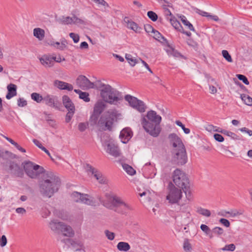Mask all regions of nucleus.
Listing matches in <instances>:
<instances>
[{
  "label": "nucleus",
  "instance_id": "28",
  "mask_svg": "<svg viewBox=\"0 0 252 252\" xmlns=\"http://www.w3.org/2000/svg\"><path fill=\"white\" fill-rule=\"evenodd\" d=\"M165 51L169 56H172L175 58L186 59L183 55L177 50H175L172 47H169V48H166Z\"/></svg>",
  "mask_w": 252,
  "mask_h": 252
},
{
  "label": "nucleus",
  "instance_id": "1",
  "mask_svg": "<svg viewBox=\"0 0 252 252\" xmlns=\"http://www.w3.org/2000/svg\"><path fill=\"white\" fill-rule=\"evenodd\" d=\"M60 179L56 174L47 171L43 175V180L39 183V190L42 195L49 198L58 191L61 186Z\"/></svg>",
  "mask_w": 252,
  "mask_h": 252
},
{
  "label": "nucleus",
  "instance_id": "27",
  "mask_svg": "<svg viewBox=\"0 0 252 252\" xmlns=\"http://www.w3.org/2000/svg\"><path fill=\"white\" fill-rule=\"evenodd\" d=\"M105 106L106 104L103 101L99 100L94 105L93 112L97 113V115H100L103 112Z\"/></svg>",
  "mask_w": 252,
  "mask_h": 252
},
{
  "label": "nucleus",
  "instance_id": "3",
  "mask_svg": "<svg viewBox=\"0 0 252 252\" xmlns=\"http://www.w3.org/2000/svg\"><path fill=\"white\" fill-rule=\"evenodd\" d=\"M141 124L145 130L153 137L158 136V115L155 111L147 112L141 120Z\"/></svg>",
  "mask_w": 252,
  "mask_h": 252
},
{
  "label": "nucleus",
  "instance_id": "9",
  "mask_svg": "<svg viewBox=\"0 0 252 252\" xmlns=\"http://www.w3.org/2000/svg\"><path fill=\"white\" fill-rule=\"evenodd\" d=\"M125 99L128 102L131 107L139 112H144L145 111L146 107L143 101L129 94L125 95Z\"/></svg>",
  "mask_w": 252,
  "mask_h": 252
},
{
  "label": "nucleus",
  "instance_id": "21",
  "mask_svg": "<svg viewBox=\"0 0 252 252\" xmlns=\"http://www.w3.org/2000/svg\"><path fill=\"white\" fill-rule=\"evenodd\" d=\"M62 242L68 246H72L73 248L76 249V251L79 250L82 246L80 242L76 241L69 238L64 239L62 240Z\"/></svg>",
  "mask_w": 252,
  "mask_h": 252
},
{
  "label": "nucleus",
  "instance_id": "24",
  "mask_svg": "<svg viewBox=\"0 0 252 252\" xmlns=\"http://www.w3.org/2000/svg\"><path fill=\"white\" fill-rule=\"evenodd\" d=\"M7 89L8 90V93L6 95V98L7 99H10L12 97L16 95L17 86L16 85L11 83L7 86Z\"/></svg>",
  "mask_w": 252,
  "mask_h": 252
},
{
  "label": "nucleus",
  "instance_id": "11",
  "mask_svg": "<svg viewBox=\"0 0 252 252\" xmlns=\"http://www.w3.org/2000/svg\"><path fill=\"white\" fill-rule=\"evenodd\" d=\"M71 196L76 202H81L88 205H93L94 204L93 200L89 198V195L87 194L74 191L71 194Z\"/></svg>",
  "mask_w": 252,
  "mask_h": 252
},
{
  "label": "nucleus",
  "instance_id": "40",
  "mask_svg": "<svg viewBox=\"0 0 252 252\" xmlns=\"http://www.w3.org/2000/svg\"><path fill=\"white\" fill-rule=\"evenodd\" d=\"M100 115H97V113H95L93 112V113L91 116L89 123L92 126H94L96 125H97L98 124V120Z\"/></svg>",
  "mask_w": 252,
  "mask_h": 252
},
{
  "label": "nucleus",
  "instance_id": "42",
  "mask_svg": "<svg viewBox=\"0 0 252 252\" xmlns=\"http://www.w3.org/2000/svg\"><path fill=\"white\" fill-rule=\"evenodd\" d=\"M240 97L245 104L249 106H252V98L251 96L246 94H241Z\"/></svg>",
  "mask_w": 252,
  "mask_h": 252
},
{
  "label": "nucleus",
  "instance_id": "5",
  "mask_svg": "<svg viewBox=\"0 0 252 252\" xmlns=\"http://www.w3.org/2000/svg\"><path fill=\"white\" fill-rule=\"evenodd\" d=\"M22 166L26 175L31 179H37L41 174L46 172L42 166L30 160L23 161Z\"/></svg>",
  "mask_w": 252,
  "mask_h": 252
},
{
  "label": "nucleus",
  "instance_id": "48",
  "mask_svg": "<svg viewBox=\"0 0 252 252\" xmlns=\"http://www.w3.org/2000/svg\"><path fill=\"white\" fill-rule=\"evenodd\" d=\"M126 59L128 63L132 66H134L136 63H138V61L132 58V56L130 54H126Z\"/></svg>",
  "mask_w": 252,
  "mask_h": 252
},
{
  "label": "nucleus",
  "instance_id": "54",
  "mask_svg": "<svg viewBox=\"0 0 252 252\" xmlns=\"http://www.w3.org/2000/svg\"><path fill=\"white\" fill-rule=\"evenodd\" d=\"M89 123H80L78 124V128L80 131H84L88 127Z\"/></svg>",
  "mask_w": 252,
  "mask_h": 252
},
{
  "label": "nucleus",
  "instance_id": "35",
  "mask_svg": "<svg viewBox=\"0 0 252 252\" xmlns=\"http://www.w3.org/2000/svg\"><path fill=\"white\" fill-rule=\"evenodd\" d=\"M158 42L164 47L165 50L166 48L171 47L168 40L159 32H158Z\"/></svg>",
  "mask_w": 252,
  "mask_h": 252
},
{
  "label": "nucleus",
  "instance_id": "15",
  "mask_svg": "<svg viewBox=\"0 0 252 252\" xmlns=\"http://www.w3.org/2000/svg\"><path fill=\"white\" fill-rule=\"evenodd\" d=\"M43 101L46 105L49 107L55 108H58L57 106L58 98L56 96L47 94L43 97Z\"/></svg>",
  "mask_w": 252,
  "mask_h": 252
},
{
  "label": "nucleus",
  "instance_id": "49",
  "mask_svg": "<svg viewBox=\"0 0 252 252\" xmlns=\"http://www.w3.org/2000/svg\"><path fill=\"white\" fill-rule=\"evenodd\" d=\"M71 19V17L67 16L64 17L63 16L62 19L60 20V23L64 25H71L72 21Z\"/></svg>",
  "mask_w": 252,
  "mask_h": 252
},
{
  "label": "nucleus",
  "instance_id": "38",
  "mask_svg": "<svg viewBox=\"0 0 252 252\" xmlns=\"http://www.w3.org/2000/svg\"><path fill=\"white\" fill-rule=\"evenodd\" d=\"M72 22L71 24L74 25H86V22L80 18L77 17L74 14L72 13Z\"/></svg>",
  "mask_w": 252,
  "mask_h": 252
},
{
  "label": "nucleus",
  "instance_id": "30",
  "mask_svg": "<svg viewBox=\"0 0 252 252\" xmlns=\"http://www.w3.org/2000/svg\"><path fill=\"white\" fill-rule=\"evenodd\" d=\"M170 22L172 26L177 31H178L179 32H180L181 31H183V28L181 25L180 22L178 21L177 19L175 18V17L173 15L172 16H171Z\"/></svg>",
  "mask_w": 252,
  "mask_h": 252
},
{
  "label": "nucleus",
  "instance_id": "39",
  "mask_svg": "<svg viewBox=\"0 0 252 252\" xmlns=\"http://www.w3.org/2000/svg\"><path fill=\"white\" fill-rule=\"evenodd\" d=\"M179 18L181 19V20L183 24L187 26L189 29L192 31H195L193 25L189 21L187 20L186 17L184 15H180Z\"/></svg>",
  "mask_w": 252,
  "mask_h": 252
},
{
  "label": "nucleus",
  "instance_id": "59",
  "mask_svg": "<svg viewBox=\"0 0 252 252\" xmlns=\"http://www.w3.org/2000/svg\"><path fill=\"white\" fill-rule=\"evenodd\" d=\"M104 233L107 237V238L110 240H114L115 238V234L113 232H110L108 230H106L104 231Z\"/></svg>",
  "mask_w": 252,
  "mask_h": 252
},
{
  "label": "nucleus",
  "instance_id": "44",
  "mask_svg": "<svg viewBox=\"0 0 252 252\" xmlns=\"http://www.w3.org/2000/svg\"><path fill=\"white\" fill-rule=\"evenodd\" d=\"M120 207L123 210L122 211L123 214L126 213L128 211L133 210L132 207L130 204L125 202L124 201Z\"/></svg>",
  "mask_w": 252,
  "mask_h": 252
},
{
  "label": "nucleus",
  "instance_id": "31",
  "mask_svg": "<svg viewBox=\"0 0 252 252\" xmlns=\"http://www.w3.org/2000/svg\"><path fill=\"white\" fill-rule=\"evenodd\" d=\"M158 5H159L161 8L163 9L164 14L165 16H172V13L168 8V7L169 6L168 2H167L166 0L165 1V2H163L160 1V3H158Z\"/></svg>",
  "mask_w": 252,
  "mask_h": 252
},
{
  "label": "nucleus",
  "instance_id": "64",
  "mask_svg": "<svg viewBox=\"0 0 252 252\" xmlns=\"http://www.w3.org/2000/svg\"><path fill=\"white\" fill-rule=\"evenodd\" d=\"M214 139L218 142H222L224 141V138L223 136L218 133H215L214 134Z\"/></svg>",
  "mask_w": 252,
  "mask_h": 252
},
{
  "label": "nucleus",
  "instance_id": "51",
  "mask_svg": "<svg viewBox=\"0 0 252 252\" xmlns=\"http://www.w3.org/2000/svg\"><path fill=\"white\" fill-rule=\"evenodd\" d=\"M222 55L223 57L228 62H229V63L232 62L233 61H232V58L227 50H222Z\"/></svg>",
  "mask_w": 252,
  "mask_h": 252
},
{
  "label": "nucleus",
  "instance_id": "8",
  "mask_svg": "<svg viewBox=\"0 0 252 252\" xmlns=\"http://www.w3.org/2000/svg\"><path fill=\"white\" fill-rule=\"evenodd\" d=\"M181 188H177L174 185L170 182L168 186V193L166 199L171 204H175L179 202L182 197Z\"/></svg>",
  "mask_w": 252,
  "mask_h": 252
},
{
  "label": "nucleus",
  "instance_id": "43",
  "mask_svg": "<svg viewBox=\"0 0 252 252\" xmlns=\"http://www.w3.org/2000/svg\"><path fill=\"white\" fill-rule=\"evenodd\" d=\"M123 169L126 172V173L130 175H133L135 174V170L130 165L126 163L122 165Z\"/></svg>",
  "mask_w": 252,
  "mask_h": 252
},
{
  "label": "nucleus",
  "instance_id": "13",
  "mask_svg": "<svg viewBox=\"0 0 252 252\" xmlns=\"http://www.w3.org/2000/svg\"><path fill=\"white\" fill-rule=\"evenodd\" d=\"M9 170L11 175L20 178H23L24 177V172L23 169L15 161H10L9 162Z\"/></svg>",
  "mask_w": 252,
  "mask_h": 252
},
{
  "label": "nucleus",
  "instance_id": "55",
  "mask_svg": "<svg viewBox=\"0 0 252 252\" xmlns=\"http://www.w3.org/2000/svg\"><path fill=\"white\" fill-rule=\"evenodd\" d=\"M212 231L215 234L219 236L222 235L224 232L223 229L220 227H216L214 228Z\"/></svg>",
  "mask_w": 252,
  "mask_h": 252
},
{
  "label": "nucleus",
  "instance_id": "34",
  "mask_svg": "<svg viewBox=\"0 0 252 252\" xmlns=\"http://www.w3.org/2000/svg\"><path fill=\"white\" fill-rule=\"evenodd\" d=\"M0 157L4 159H8L14 158L15 155L8 151L0 149Z\"/></svg>",
  "mask_w": 252,
  "mask_h": 252
},
{
  "label": "nucleus",
  "instance_id": "20",
  "mask_svg": "<svg viewBox=\"0 0 252 252\" xmlns=\"http://www.w3.org/2000/svg\"><path fill=\"white\" fill-rule=\"evenodd\" d=\"M54 84L60 90H66L70 91L73 89V86L71 84L58 80L54 81Z\"/></svg>",
  "mask_w": 252,
  "mask_h": 252
},
{
  "label": "nucleus",
  "instance_id": "63",
  "mask_svg": "<svg viewBox=\"0 0 252 252\" xmlns=\"http://www.w3.org/2000/svg\"><path fill=\"white\" fill-rule=\"evenodd\" d=\"M93 1L98 4L101 5L104 7H109L108 3L104 0H93Z\"/></svg>",
  "mask_w": 252,
  "mask_h": 252
},
{
  "label": "nucleus",
  "instance_id": "37",
  "mask_svg": "<svg viewBox=\"0 0 252 252\" xmlns=\"http://www.w3.org/2000/svg\"><path fill=\"white\" fill-rule=\"evenodd\" d=\"M72 22L71 24L74 25H86V22L80 18L77 17L74 14L72 13Z\"/></svg>",
  "mask_w": 252,
  "mask_h": 252
},
{
  "label": "nucleus",
  "instance_id": "10",
  "mask_svg": "<svg viewBox=\"0 0 252 252\" xmlns=\"http://www.w3.org/2000/svg\"><path fill=\"white\" fill-rule=\"evenodd\" d=\"M77 85L82 90H86L89 89H96V81L91 82L85 76L79 75L76 80Z\"/></svg>",
  "mask_w": 252,
  "mask_h": 252
},
{
  "label": "nucleus",
  "instance_id": "50",
  "mask_svg": "<svg viewBox=\"0 0 252 252\" xmlns=\"http://www.w3.org/2000/svg\"><path fill=\"white\" fill-rule=\"evenodd\" d=\"M206 129L209 131H213L221 133L220 131L223 130V129L220 128V127H217V126H214L212 125H209L206 127Z\"/></svg>",
  "mask_w": 252,
  "mask_h": 252
},
{
  "label": "nucleus",
  "instance_id": "26",
  "mask_svg": "<svg viewBox=\"0 0 252 252\" xmlns=\"http://www.w3.org/2000/svg\"><path fill=\"white\" fill-rule=\"evenodd\" d=\"M109 201L113 207H119L121 206L124 200L120 197L112 195L109 198Z\"/></svg>",
  "mask_w": 252,
  "mask_h": 252
},
{
  "label": "nucleus",
  "instance_id": "60",
  "mask_svg": "<svg viewBox=\"0 0 252 252\" xmlns=\"http://www.w3.org/2000/svg\"><path fill=\"white\" fill-rule=\"evenodd\" d=\"M201 229L206 234L209 235L211 230L210 228L205 224H201L200 226Z\"/></svg>",
  "mask_w": 252,
  "mask_h": 252
},
{
  "label": "nucleus",
  "instance_id": "62",
  "mask_svg": "<svg viewBox=\"0 0 252 252\" xmlns=\"http://www.w3.org/2000/svg\"><path fill=\"white\" fill-rule=\"evenodd\" d=\"M69 36L73 39L74 43H77L79 41V36L78 34L71 32L69 33Z\"/></svg>",
  "mask_w": 252,
  "mask_h": 252
},
{
  "label": "nucleus",
  "instance_id": "2",
  "mask_svg": "<svg viewBox=\"0 0 252 252\" xmlns=\"http://www.w3.org/2000/svg\"><path fill=\"white\" fill-rule=\"evenodd\" d=\"M96 87V89L100 91V96L105 102L115 104L121 99L120 92L110 85L97 80Z\"/></svg>",
  "mask_w": 252,
  "mask_h": 252
},
{
  "label": "nucleus",
  "instance_id": "7",
  "mask_svg": "<svg viewBox=\"0 0 252 252\" xmlns=\"http://www.w3.org/2000/svg\"><path fill=\"white\" fill-rule=\"evenodd\" d=\"M171 155L173 163L180 166L187 162L188 157L185 146L179 149H172Z\"/></svg>",
  "mask_w": 252,
  "mask_h": 252
},
{
  "label": "nucleus",
  "instance_id": "25",
  "mask_svg": "<svg viewBox=\"0 0 252 252\" xmlns=\"http://www.w3.org/2000/svg\"><path fill=\"white\" fill-rule=\"evenodd\" d=\"M63 103L67 110H75L74 104L67 95H64L63 96Z\"/></svg>",
  "mask_w": 252,
  "mask_h": 252
},
{
  "label": "nucleus",
  "instance_id": "17",
  "mask_svg": "<svg viewBox=\"0 0 252 252\" xmlns=\"http://www.w3.org/2000/svg\"><path fill=\"white\" fill-rule=\"evenodd\" d=\"M132 132L129 128H124L120 132V138L123 143H126L131 138Z\"/></svg>",
  "mask_w": 252,
  "mask_h": 252
},
{
  "label": "nucleus",
  "instance_id": "22",
  "mask_svg": "<svg viewBox=\"0 0 252 252\" xmlns=\"http://www.w3.org/2000/svg\"><path fill=\"white\" fill-rule=\"evenodd\" d=\"M55 59V57L43 56L40 59V61L43 65L50 67L53 65Z\"/></svg>",
  "mask_w": 252,
  "mask_h": 252
},
{
  "label": "nucleus",
  "instance_id": "32",
  "mask_svg": "<svg viewBox=\"0 0 252 252\" xmlns=\"http://www.w3.org/2000/svg\"><path fill=\"white\" fill-rule=\"evenodd\" d=\"M144 29L146 32H147L151 36H152L153 38L156 40H158V38L155 35L156 32H158V31L154 29V28L151 25H145Z\"/></svg>",
  "mask_w": 252,
  "mask_h": 252
},
{
  "label": "nucleus",
  "instance_id": "36",
  "mask_svg": "<svg viewBox=\"0 0 252 252\" xmlns=\"http://www.w3.org/2000/svg\"><path fill=\"white\" fill-rule=\"evenodd\" d=\"M117 249L120 251L127 252L130 249V246L128 243L120 242L117 244Z\"/></svg>",
  "mask_w": 252,
  "mask_h": 252
},
{
  "label": "nucleus",
  "instance_id": "56",
  "mask_svg": "<svg viewBox=\"0 0 252 252\" xmlns=\"http://www.w3.org/2000/svg\"><path fill=\"white\" fill-rule=\"evenodd\" d=\"M236 76L239 80L242 81L245 84L247 85L249 84V81L245 75L242 74H237Z\"/></svg>",
  "mask_w": 252,
  "mask_h": 252
},
{
  "label": "nucleus",
  "instance_id": "23",
  "mask_svg": "<svg viewBox=\"0 0 252 252\" xmlns=\"http://www.w3.org/2000/svg\"><path fill=\"white\" fill-rule=\"evenodd\" d=\"M64 236L72 237L74 235V232L71 226L67 225L63 223L60 231Z\"/></svg>",
  "mask_w": 252,
  "mask_h": 252
},
{
  "label": "nucleus",
  "instance_id": "46",
  "mask_svg": "<svg viewBox=\"0 0 252 252\" xmlns=\"http://www.w3.org/2000/svg\"><path fill=\"white\" fill-rule=\"evenodd\" d=\"M183 249L186 252H191L192 251V246L189 242L188 239H185L183 244Z\"/></svg>",
  "mask_w": 252,
  "mask_h": 252
},
{
  "label": "nucleus",
  "instance_id": "16",
  "mask_svg": "<svg viewBox=\"0 0 252 252\" xmlns=\"http://www.w3.org/2000/svg\"><path fill=\"white\" fill-rule=\"evenodd\" d=\"M106 152L115 157H118L120 155L118 146L111 141L107 144Z\"/></svg>",
  "mask_w": 252,
  "mask_h": 252
},
{
  "label": "nucleus",
  "instance_id": "6",
  "mask_svg": "<svg viewBox=\"0 0 252 252\" xmlns=\"http://www.w3.org/2000/svg\"><path fill=\"white\" fill-rule=\"evenodd\" d=\"M173 181L179 188L187 193L189 189V181L187 175L179 169H176L172 175Z\"/></svg>",
  "mask_w": 252,
  "mask_h": 252
},
{
  "label": "nucleus",
  "instance_id": "14",
  "mask_svg": "<svg viewBox=\"0 0 252 252\" xmlns=\"http://www.w3.org/2000/svg\"><path fill=\"white\" fill-rule=\"evenodd\" d=\"M125 26L131 30H133L136 32H141L142 29L139 27L138 25L128 17H125L123 20Z\"/></svg>",
  "mask_w": 252,
  "mask_h": 252
},
{
  "label": "nucleus",
  "instance_id": "19",
  "mask_svg": "<svg viewBox=\"0 0 252 252\" xmlns=\"http://www.w3.org/2000/svg\"><path fill=\"white\" fill-rule=\"evenodd\" d=\"M63 222L59 221L58 220H52L49 223V227L52 231L57 233H60Z\"/></svg>",
  "mask_w": 252,
  "mask_h": 252
},
{
  "label": "nucleus",
  "instance_id": "53",
  "mask_svg": "<svg viewBox=\"0 0 252 252\" xmlns=\"http://www.w3.org/2000/svg\"><path fill=\"white\" fill-rule=\"evenodd\" d=\"M175 123L178 126H179L182 128V129L183 130L184 132L186 134L189 133L190 129L188 128L185 127V126L181 122L177 120V121H176Z\"/></svg>",
  "mask_w": 252,
  "mask_h": 252
},
{
  "label": "nucleus",
  "instance_id": "45",
  "mask_svg": "<svg viewBox=\"0 0 252 252\" xmlns=\"http://www.w3.org/2000/svg\"><path fill=\"white\" fill-rule=\"evenodd\" d=\"M196 212L198 214L206 217H209L211 216V212L209 210L203 208L202 207H198Z\"/></svg>",
  "mask_w": 252,
  "mask_h": 252
},
{
  "label": "nucleus",
  "instance_id": "4",
  "mask_svg": "<svg viewBox=\"0 0 252 252\" xmlns=\"http://www.w3.org/2000/svg\"><path fill=\"white\" fill-rule=\"evenodd\" d=\"M120 114L116 111L107 112L101 116L98 120L97 126L100 131H111L115 122L117 121Z\"/></svg>",
  "mask_w": 252,
  "mask_h": 252
},
{
  "label": "nucleus",
  "instance_id": "33",
  "mask_svg": "<svg viewBox=\"0 0 252 252\" xmlns=\"http://www.w3.org/2000/svg\"><path fill=\"white\" fill-rule=\"evenodd\" d=\"M74 91L79 95V98L80 99H83L85 102H89L90 100V98L89 97V94L87 92H82L80 90L75 89Z\"/></svg>",
  "mask_w": 252,
  "mask_h": 252
},
{
  "label": "nucleus",
  "instance_id": "12",
  "mask_svg": "<svg viewBox=\"0 0 252 252\" xmlns=\"http://www.w3.org/2000/svg\"><path fill=\"white\" fill-rule=\"evenodd\" d=\"M168 139L172 149H179L185 147L181 138L175 133L169 134L168 136Z\"/></svg>",
  "mask_w": 252,
  "mask_h": 252
},
{
  "label": "nucleus",
  "instance_id": "61",
  "mask_svg": "<svg viewBox=\"0 0 252 252\" xmlns=\"http://www.w3.org/2000/svg\"><path fill=\"white\" fill-rule=\"evenodd\" d=\"M17 104L19 107H24L27 105V102L23 98H19L17 100Z\"/></svg>",
  "mask_w": 252,
  "mask_h": 252
},
{
  "label": "nucleus",
  "instance_id": "41",
  "mask_svg": "<svg viewBox=\"0 0 252 252\" xmlns=\"http://www.w3.org/2000/svg\"><path fill=\"white\" fill-rule=\"evenodd\" d=\"M220 131H221V133L231 137V138L232 139H234V140H240V137L239 136L237 135L235 133L226 130L225 129H223V130H221Z\"/></svg>",
  "mask_w": 252,
  "mask_h": 252
},
{
  "label": "nucleus",
  "instance_id": "58",
  "mask_svg": "<svg viewBox=\"0 0 252 252\" xmlns=\"http://www.w3.org/2000/svg\"><path fill=\"white\" fill-rule=\"evenodd\" d=\"M226 214H230V216L233 217H235L236 216H237L238 214H239L238 212H235L234 213H230V212L225 211H222L221 212H219L218 214H219V215H220V216H223V217H226Z\"/></svg>",
  "mask_w": 252,
  "mask_h": 252
},
{
  "label": "nucleus",
  "instance_id": "47",
  "mask_svg": "<svg viewBox=\"0 0 252 252\" xmlns=\"http://www.w3.org/2000/svg\"><path fill=\"white\" fill-rule=\"evenodd\" d=\"M31 98L32 100L37 103H40L43 99V97L39 94L37 93H33L31 94Z\"/></svg>",
  "mask_w": 252,
  "mask_h": 252
},
{
  "label": "nucleus",
  "instance_id": "18",
  "mask_svg": "<svg viewBox=\"0 0 252 252\" xmlns=\"http://www.w3.org/2000/svg\"><path fill=\"white\" fill-rule=\"evenodd\" d=\"M88 170L91 172L94 177L101 184L106 183V179L102 176V173L91 166H89Z\"/></svg>",
  "mask_w": 252,
  "mask_h": 252
},
{
  "label": "nucleus",
  "instance_id": "29",
  "mask_svg": "<svg viewBox=\"0 0 252 252\" xmlns=\"http://www.w3.org/2000/svg\"><path fill=\"white\" fill-rule=\"evenodd\" d=\"M33 35L39 40H42L45 36V31L39 28L34 29L33 31Z\"/></svg>",
  "mask_w": 252,
  "mask_h": 252
},
{
  "label": "nucleus",
  "instance_id": "52",
  "mask_svg": "<svg viewBox=\"0 0 252 252\" xmlns=\"http://www.w3.org/2000/svg\"><path fill=\"white\" fill-rule=\"evenodd\" d=\"M147 16L152 21L155 22L158 20V15L152 11H149L147 13Z\"/></svg>",
  "mask_w": 252,
  "mask_h": 252
},
{
  "label": "nucleus",
  "instance_id": "57",
  "mask_svg": "<svg viewBox=\"0 0 252 252\" xmlns=\"http://www.w3.org/2000/svg\"><path fill=\"white\" fill-rule=\"evenodd\" d=\"M68 112L66 115L65 117V122L66 123H68L71 120L73 114H74L75 110H68Z\"/></svg>",
  "mask_w": 252,
  "mask_h": 252
}]
</instances>
